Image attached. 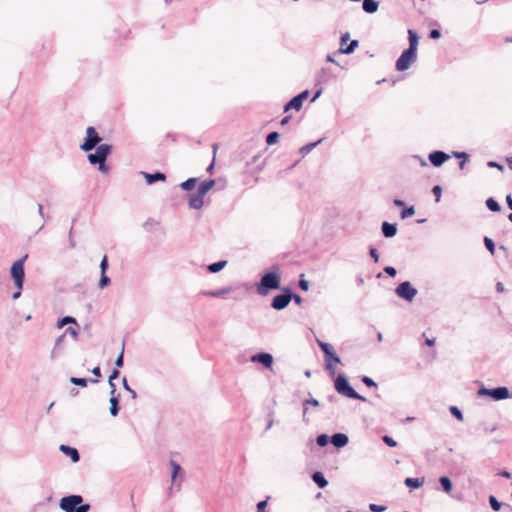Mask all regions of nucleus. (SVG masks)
Masks as SVG:
<instances>
[{"instance_id": "f257e3e1", "label": "nucleus", "mask_w": 512, "mask_h": 512, "mask_svg": "<svg viewBox=\"0 0 512 512\" xmlns=\"http://www.w3.org/2000/svg\"><path fill=\"white\" fill-rule=\"evenodd\" d=\"M281 288V273L278 266L264 275H262L259 283L256 285L257 293L261 296H266L271 290Z\"/></svg>"}, {"instance_id": "f03ea898", "label": "nucleus", "mask_w": 512, "mask_h": 512, "mask_svg": "<svg viewBox=\"0 0 512 512\" xmlns=\"http://www.w3.org/2000/svg\"><path fill=\"white\" fill-rule=\"evenodd\" d=\"M60 508L64 512H88L90 510L89 504H83L81 495H69L60 500Z\"/></svg>"}, {"instance_id": "7ed1b4c3", "label": "nucleus", "mask_w": 512, "mask_h": 512, "mask_svg": "<svg viewBox=\"0 0 512 512\" xmlns=\"http://www.w3.org/2000/svg\"><path fill=\"white\" fill-rule=\"evenodd\" d=\"M334 386H335L336 391L345 397H348L351 399H357L362 402L367 401V399L364 396L358 394L354 390V388L350 386L347 378L342 374L338 375V377L335 379Z\"/></svg>"}, {"instance_id": "20e7f679", "label": "nucleus", "mask_w": 512, "mask_h": 512, "mask_svg": "<svg viewBox=\"0 0 512 512\" xmlns=\"http://www.w3.org/2000/svg\"><path fill=\"white\" fill-rule=\"evenodd\" d=\"M318 345L324 354L325 368L329 370L332 374H334V366L341 362L339 356L336 355V353L334 352V348L331 344L318 341Z\"/></svg>"}, {"instance_id": "39448f33", "label": "nucleus", "mask_w": 512, "mask_h": 512, "mask_svg": "<svg viewBox=\"0 0 512 512\" xmlns=\"http://www.w3.org/2000/svg\"><path fill=\"white\" fill-rule=\"evenodd\" d=\"M28 258V255H24L22 258L15 261L11 266V277L14 280L16 288L19 290L23 289L24 279H25V273H24V263L26 259Z\"/></svg>"}, {"instance_id": "423d86ee", "label": "nucleus", "mask_w": 512, "mask_h": 512, "mask_svg": "<svg viewBox=\"0 0 512 512\" xmlns=\"http://www.w3.org/2000/svg\"><path fill=\"white\" fill-rule=\"evenodd\" d=\"M102 141V138L97 133L96 129L92 126H89L86 129V137L84 139V142L80 145V149L84 152H89L96 148L97 146L101 145L100 142Z\"/></svg>"}, {"instance_id": "0eeeda50", "label": "nucleus", "mask_w": 512, "mask_h": 512, "mask_svg": "<svg viewBox=\"0 0 512 512\" xmlns=\"http://www.w3.org/2000/svg\"><path fill=\"white\" fill-rule=\"evenodd\" d=\"M95 149L96 150L94 153H90L87 155V159L89 163L92 165H96L100 162H106L107 157L112 152V145L104 143L97 146Z\"/></svg>"}, {"instance_id": "6e6552de", "label": "nucleus", "mask_w": 512, "mask_h": 512, "mask_svg": "<svg viewBox=\"0 0 512 512\" xmlns=\"http://www.w3.org/2000/svg\"><path fill=\"white\" fill-rule=\"evenodd\" d=\"M479 396H490L495 401H500L512 397L510 395L507 387H496V388H486L482 387L478 390Z\"/></svg>"}, {"instance_id": "1a4fd4ad", "label": "nucleus", "mask_w": 512, "mask_h": 512, "mask_svg": "<svg viewBox=\"0 0 512 512\" xmlns=\"http://www.w3.org/2000/svg\"><path fill=\"white\" fill-rule=\"evenodd\" d=\"M417 59V53L410 50H404L396 61L395 67L397 71L407 70Z\"/></svg>"}, {"instance_id": "9d476101", "label": "nucleus", "mask_w": 512, "mask_h": 512, "mask_svg": "<svg viewBox=\"0 0 512 512\" xmlns=\"http://www.w3.org/2000/svg\"><path fill=\"white\" fill-rule=\"evenodd\" d=\"M395 293L401 299L412 302L418 291L411 285L409 281H404L397 286Z\"/></svg>"}, {"instance_id": "9b49d317", "label": "nucleus", "mask_w": 512, "mask_h": 512, "mask_svg": "<svg viewBox=\"0 0 512 512\" xmlns=\"http://www.w3.org/2000/svg\"><path fill=\"white\" fill-rule=\"evenodd\" d=\"M291 301V295L288 292H284L282 294L276 295L271 302V307L275 310H283L285 309Z\"/></svg>"}, {"instance_id": "f8f14e48", "label": "nucleus", "mask_w": 512, "mask_h": 512, "mask_svg": "<svg viewBox=\"0 0 512 512\" xmlns=\"http://www.w3.org/2000/svg\"><path fill=\"white\" fill-rule=\"evenodd\" d=\"M252 362L260 363L265 368H271L273 364V356L270 353L261 352L251 357Z\"/></svg>"}, {"instance_id": "ddd939ff", "label": "nucleus", "mask_w": 512, "mask_h": 512, "mask_svg": "<svg viewBox=\"0 0 512 512\" xmlns=\"http://www.w3.org/2000/svg\"><path fill=\"white\" fill-rule=\"evenodd\" d=\"M428 158L433 166L439 167L449 159V155L443 151L437 150L431 152Z\"/></svg>"}, {"instance_id": "4468645a", "label": "nucleus", "mask_w": 512, "mask_h": 512, "mask_svg": "<svg viewBox=\"0 0 512 512\" xmlns=\"http://www.w3.org/2000/svg\"><path fill=\"white\" fill-rule=\"evenodd\" d=\"M349 441V438L344 433H335L330 437V442L336 447V448H342L347 445Z\"/></svg>"}, {"instance_id": "2eb2a0df", "label": "nucleus", "mask_w": 512, "mask_h": 512, "mask_svg": "<svg viewBox=\"0 0 512 512\" xmlns=\"http://www.w3.org/2000/svg\"><path fill=\"white\" fill-rule=\"evenodd\" d=\"M59 449L62 453L69 456L73 463H77L80 460V454L76 448L62 444Z\"/></svg>"}, {"instance_id": "dca6fc26", "label": "nucleus", "mask_w": 512, "mask_h": 512, "mask_svg": "<svg viewBox=\"0 0 512 512\" xmlns=\"http://www.w3.org/2000/svg\"><path fill=\"white\" fill-rule=\"evenodd\" d=\"M141 175L145 178L146 183L151 185L155 183L156 181H165L166 175L162 172H155V173H148V172H141Z\"/></svg>"}, {"instance_id": "f3484780", "label": "nucleus", "mask_w": 512, "mask_h": 512, "mask_svg": "<svg viewBox=\"0 0 512 512\" xmlns=\"http://www.w3.org/2000/svg\"><path fill=\"white\" fill-rule=\"evenodd\" d=\"M381 231L384 237L386 238H392L397 233V224L396 223H389L387 221H384L381 225Z\"/></svg>"}, {"instance_id": "a211bd4d", "label": "nucleus", "mask_w": 512, "mask_h": 512, "mask_svg": "<svg viewBox=\"0 0 512 512\" xmlns=\"http://www.w3.org/2000/svg\"><path fill=\"white\" fill-rule=\"evenodd\" d=\"M204 205V196L199 193H193L189 196V207L195 210H199Z\"/></svg>"}, {"instance_id": "6ab92c4d", "label": "nucleus", "mask_w": 512, "mask_h": 512, "mask_svg": "<svg viewBox=\"0 0 512 512\" xmlns=\"http://www.w3.org/2000/svg\"><path fill=\"white\" fill-rule=\"evenodd\" d=\"M334 78H335V75L333 74L332 70L330 68L324 67L317 74L316 79L319 83H327Z\"/></svg>"}, {"instance_id": "aec40b11", "label": "nucleus", "mask_w": 512, "mask_h": 512, "mask_svg": "<svg viewBox=\"0 0 512 512\" xmlns=\"http://www.w3.org/2000/svg\"><path fill=\"white\" fill-rule=\"evenodd\" d=\"M408 38H409V47L407 48L411 52L417 53V47L419 43V37L417 33L411 29L408 30Z\"/></svg>"}, {"instance_id": "412c9836", "label": "nucleus", "mask_w": 512, "mask_h": 512, "mask_svg": "<svg viewBox=\"0 0 512 512\" xmlns=\"http://www.w3.org/2000/svg\"><path fill=\"white\" fill-rule=\"evenodd\" d=\"M64 339H65V334L60 335L56 339L54 348L51 351V359L52 360L55 359L58 356V354L63 350Z\"/></svg>"}, {"instance_id": "4be33fe9", "label": "nucleus", "mask_w": 512, "mask_h": 512, "mask_svg": "<svg viewBox=\"0 0 512 512\" xmlns=\"http://www.w3.org/2000/svg\"><path fill=\"white\" fill-rule=\"evenodd\" d=\"M312 480L319 488H325L328 485V481L320 471H316L312 474Z\"/></svg>"}, {"instance_id": "5701e85b", "label": "nucleus", "mask_w": 512, "mask_h": 512, "mask_svg": "<svg viewBox=\"0 0 512 512\" xmlns=\"http://www.w3.org/2000/svg\"><path fill=\"white\" fill-rule=\"evenodd\" d=\"M378 2L375 0H363L362 8L366 13L372 14L378 10Z\"/></svg>"}, {"instance_id": "b1692460", "label": "nucleus", "mask_w": 512, "mask_h": 512, "mask_svg": "<svg viewBox=\"0 0 512 512\" xmlns=\"http://www.w3.org/2000/svg\"><path fill=\"white\" fill-rule=\"evenodd\" d=\"M214 185H215V180H213V179L205 180V181L201 182V184L199 185V187L197 189V193H199V195L205 196L207 194V192Z\"/></svg>"}, {"instance_id": "393cba45", "label": "nucleus", "mask_w": 512, "mask_h": 512, "mask_svg": "<svg viewBox=\"0 0 512 512\" xmlns=\"http://www.w3.org/2000/svg\"><path fill=\"white\" fill-rule=\"evenodd\" d=\"M404 484L412 489H418L424 484V478H406Z\"/></svg>"}, {"instance_id": "a878e982", "label": "nucleus", "mask_w": 512, "mask_h": 512, "mask_svg": "<svg viewBox=\"0 0 512 512\" xmlns=\"http://www.w3.org/2000/svg\"><path fill=\"white\" fill-rule=\"evenodd\" d=\"M302 105L303 104L300 102V99H297L295 96L285 104L284 112H288L290 109H295L296 111H299L302 108Z\"/></svg>"}, {"instance_id": "bb28decb", "label": "nucleus", "mask_w": 512, "mask_h": 512, "mask_svg": "<svg viewBox=\"0 0 512 512\" xmlns=\"http://www.w3.org/2000/svg\"><path fill=\"white\" fill-rule=\"evenodd\" d=\"M119 394L117 396H111L110 398V414L116 417L119 413Z\"/></svg>"}, {"instance_id": "cd10ccee", "label": "nucleus", "mask_w": 512, "mask_h": 512, "mask_svg": "<svg viewBox=\"0 0 512 512\" xmlns=\"http://www.w3.org/2000/svg\"><path fill=\"white\" fill-rule=\"evenodd\" d=\"M70 382L72 384H74V385H77V386L86 387L88 382L97 383L98 380L97 379H86V378H79V377H71L70 378Z\"/></svg>"}, {"instance_id": "c85d7f7f", "label": "nucleus", "mask_w": 512, "mask_h": 512, "mask_svg": "<svg viewBox=\"0 0 512 512\" xmlns=\"http://www.w3.org/2000/svg\"><path fill=\"white\" fill-rule=\"evenodd\" d=\"M439 483H440L442 489L444 490V492L450 493L452 491L453 485H452V481L450 480L449 477L441 476L439 478Z\"/></svg>"}, {"instance_id": "c756f323", "label": "nucleus", "mask_w": 512, "mask_h": 512, "mask_svg": "<svg viewBox=\"0 0 512 512\" xmlns=\"http://www.w3.org/2000/svg\"><path fill=\"white\" fill-rule=\"evenodd\" d=\"M227 265V261L222 260L208 265L207 270L210 273H217L221 271Z\"/></svg>"}, {"instance_id": "7c9ffc66", "label": "nucleus", "mask_w": 512, "mask_h": 512, "mask_svg": "<svg viewBox=\"0 0 512 512\" xmlns=\"http://www.w3.org/2000/svg\"><path fill=\"white\" fill-rule=\"evenodd\" d=\"M307 405H312L314 407H318L319 406V401L314 399V398H310V399H306L304 402H303V406H304V409H303V421L305 422H308V419L306 418V414H307Z\"/></svg>"}, {"instance_id": "2f4dec72", "label": "nucleus", "mask_w": 512, "mask_h": 512, "mask_svg": "<svg viewBox=\"0 0 512 512\" xmlns=\"http://www.w3.org/2000/svg\"><path fill=\"white\" fill-rule=\"evenodd\" d=\"M196 182H197V178H194V177L189 178V179L183 181L182 183H180V188L185 191H190L195 187Z\"/></svg>"}, {"instance_id": "473e14b6", "label": "nucleus", "mask_w": 512, "mask_h": 512, "mask_svg": "<svg viewBox=\"0 0 512 512\" xmlns=\"http://www.w3.org/2000/svg\"><path fill=\"white\" fill-rule=\"evenodd\" d=\"M358 45H359V41L358 40H352L347 47H345V48L341 47L339 49V53L351 54L358 47Z\"/></svg>"}, {"instance_id": "72a5a7b5", "label": "nucleus", "mask_w": 512, "mask_h": 512, "mask_svg": "<svg viewBox=\"0 0 512 512\" xmlns=\"http://www.w3.org/2000/svg\"><path fill=\"white\" fill-rule=\"evenodd\" d=\"M67 324H75L77 326L76 319L72 316H65L58 320L57 328H63Z\"/></svg>"}, {"instance_id": "f704fd0d", "label": "nucleus", "mask_w": 512, "mask_h": 512, "mask_svg": "<svg viewBox=\"0 0 512 512\" xmlns=\"http://www.w3.org/2000/svg\"><path fill=\"white\" fill-rule=\"evenodd\" d=\"M486 206L492 212H499L501 209L499 203L492 197L486 200Z\"/></svg>"}, {"instance_id": "c9c22d12", "label": "nucleus", "mask_w": 512, "mask_h": 512, "mask_svg": "<svg viewBox=\"0 0 512 512\" xmlns=\"http://www.w3.org/2000/svg\"><path fill=\"white\" fill-rule=\"evenodd\" d=\"M170 466L172 468L171 478L175 482L178 474L181 472V466L174 460H170Z\"/></svg>"}, {"instance_id": "e433bc0d", "label": "nucleus", "mask_w": 512, "mask_h": 512, "mask_svg": "<svg viewBox=\"0 0 512 512\" xmlns=\"http://www.w3.org/2000/svg\"><path fill=\"white\" fill-rule=\"evenodd\" d=\"M322 142V139H319L318 141L316 142H312V143H309V144H306L304 146H302L300 148V153H302L303 155L309 153L312 149H314L317 145H319L320 143Z\"/></svg>"}, {"instance_id": "4c0bfd02", "label": "nucleus", "mask_w": 512, "mask_h": 512, "mask_svg": "<svg viewBox=\"0 0 512 512\" xmlns=\"http://www.w3.org/2000/svg\"><path fill=\"white\" fill-rule=\"evenodd\" d=\"M330 442V437L327 434H320L316 438V443L320 447H325Z\"/></svg>"}, {"instance_id": "58836bf2", "label": "nucleus", "mask_w": 512, "mask_h": 512, "mask_svg": "<svg viewBox=\"0 0 512 512\" xmlns=\"http://www.w3.org/2000/svg\"><path fill=\"white\" fill-rule=\"evenodd\" d=\"M278 139H279V133L278 132H271L267 135L266 137V143L268 145H273V144H276L278 142Z\"/></svg>"}, {"instance_id": "ea45409f", "label": "nucleus", "mask_w": 512, "mask_h": 512, "mask_svg": "<svg viewBox=\"0 0 512 512\" xmlns=\"http://www.w3.org/2000/svg\"><path fill=\"white\" fill-rule=\"evenodd\" d=\"M484 244H485V247L487 248V250L493 255L495 253V243L494 241L485 236L484 237Z\"/></svg>"}, {"instance_id": "a19ab883", "label": "nucleus", "mask_w": 512, "mask_h": 512, "mask_svg": "<svg viewBox=\"0 0 512 512\" xmlns=\"http://www.w3.org/2000/svg\"><path fill=\"white\" fill-rule=\"evenodd\" d=\"M489 504L494 511H499L502 506V503L499 502L495 496L489 497Z\"/></svg>"}, {"instance_id": "79ce46f5", "label": "nucleus", "mask_w": 512, "mask_h": 512, "mask_svg": "<svg viewBox=\"0 0 512 512\" xmlns=\"http://www.w3.org/2000/svg\"><path fill=\"white\" fill-rule=\"evenodd\" d=\"M415 214L414 206L406 207L401 211V218L407 219Z\"/></svg>"}, {"instance_id": "37998d69", "label": "nucleus", "mask_w": 512, "mask_h": 512, "mask_svg": "<svg viewBox=\"0 0 512 512\" xmlns=\"http://www.w3.org/2000/svg\"><path fill=\"white\" fill-rule=\"evenodd\" d=\"M111 280L106 273H101V277L98 283L99 288L103 289L110 284Z\"/></svg>"}, {"instance_id": "c03bdc74", "label": "nucleus", "mask_w": 512, "mask_h": 512, "mask_svg": "<svg viewBox=\"0 0 512 512\" xmlns=\"http://www.w3.org/2000/svg\"><path fill=\"white\" fill-rule=\"evenodd\" d=\"M451 414L457 419V420H460L462 421L463 420V414L461 412V410L456 407V406H450L449 408Z\"/></svg>"}, {"instance_id": "a18cd8bd", "label": "nucleus", "mask_w": 512, "mask_h": 512, "mask_svg": "<svg viewBox=\"0 0 512 512\" xmlns=\"http://www.w3.org/2000/svg\"><path fill=\"white\" fill-rule=\"evenodd\" d=\"M213 291H214V298H218V297L223 296L224 294H227V293L231 292L232 291V287L231 286H227V287H223L221 289L213 290Z\"/></svg>"}, {"instance_id": "49530a36", "label": "nucleus", "mask_w": 512, "mask_h": 512, "mask_svg": "<svg viewBox=\"0 0 512 512\" xmlns=\"http://www.w3.org/2000/svg\"><path fill=\"white\" fill-rule=\"evenodd\" d=\"M122 384H123V388L130 393L131 395V398L132 399H135L137 397V393L135 390H133L129 385H128V382H127V379L124 377L122 379Z\"/></svg>"}, {"instance_id": "de8ad7c7", "label": "nucleus", "mask_w": 512, "mask_h": 512, "mask_svg": "<svg viewBox=\"0 0 512 512\" xmlns=\"http://www.w3.org/2000/svg\"><path fill=\"white\" fill-rule=\"evenodd\" d=\"M282 290L283 292H288L291 295V300H294L296 304H301L302 298L298 294L293 293L289 288H283Z\"/></svg>"}, {"instance_id": "09e8293b", "label": "nucleus", "mask_w": 512, "mask_h": 512, "mask_svg": "<svg viewBox=\"0 0 512 512\" xmlns=\"http://www.w3.org/2000/svg\"><path fill=\"white\" fill-rule=\"evenodd\" d=\"M298 286L303 291H307L309 289V286H310L309 281L304 279V275L303 274L300 276V279H299V282H298Z\"/></svg>"}, {"instance_id": "8fccbe9b", "label": "nucleus", "mask_w": 512, "mask_h": 512, "mask_svg": "<svg viewBox=\"0 0 512 512\" xmlns=\"http://www.w3.org/2000/svg\"><path fill=\"white\" fill-rule=\"evenodd\" d=\"M63 334L70 335L74 340L78 339V330L75 327H68Z\"/></svg>"}, {"instance_id": "3c124183", "label": "nucleus", "mask_w": 512, "mask_h": 512, "mask_svg": "<svg viewBox=\"0 0 512 512\" xmlns=\"http://www.w3.org/2000/svg\"><path fill=\"white\" fill-rule=\"evenodd\" d=\"M382 440L389 447H396L397 446V442L392 437H390L388 435H384L382 437Z\"/></svg>"}, {"instance_id": "603ef678", "label": "nucleus", "mask_w": 512, "mask_h": 512, "mask_svg": "<svg viewBox=\"0 0 512 512\" xmlns=\"http://www.w3.org/2000/svg\"><path fill=\"white\" fill-rule=\"evenodd\" d=\"M123 354H124V344L122 345V350H121L120 355L115 360V366L117 369L123 367V364H124Z\"/></svg>"}, {"instance_id": "864d4df0", "label": "nucleus", "mask_w": 512, "mask_h": 512, "mask_svg": "<svg viewBox=\"0 0 512 512\" xmlns=\"http://www.w3.org/2000/svg\"><path fill=\"white\" fill-rule=\"evenodd\" d=\"M361 380L367 387H377V383L368 376H363Z\"/></svg>"}, {"instance_id": "5fc2aeb1", "label": "nucleus", "mask_w": 512, "mask_h": 512, "mask_svg": "<svg viewBox=\"0 0 512 512\" xmlns=\"http://www.w3.org/2000/svg\"><path fill=\"white\" fill-rule=\"evenodd\" d=\"M432 192L435 195V201L439 202L442 195V188L439 185H436L433 187Z\"/></svg>"}, {"instance_id": "6e6d98bb", "label": "nucleus", "mask_w": 512, "mask_h": 512, "mask_svg": "<svg viewBox=\"0 0 512 512\" xmlns=\"http://www.w3.org/2000/svg\"><path fill=\"white\" fill-rule=\"evenodd\" d=\"M369 508L372 512H383L386 509L385 506H381V505H377V504H370Z\"/></svg>"}, {"instance_id": "4d7b16f0", "label": "nucleus", "mask_w": 512, "mask_h": 512, "mask_svg": "<svg viewBox=\"0 0 512 512\" xmlns=\"http://www.w3.org/2000/svg\"><path fill=\"white\" fill-rule=\"evenodd\" d=\"M107 268H108V260H107V256H104L100 263L101 273H106Z\"/></svg>"}, {"instance_id": "13d9d810", "label": "nucleus", "mask_w": 512, "mask_h": 512, "mask_svg": "<svg viewBox=\"0 0 512 512\" xmlns=\"http://www.w3.org/2000/svg\"><path fill=\"white\" fill-rule=\"evenodd\" d=\"M309 96V90H304L298 95H296L297 99H300V102L303 104L304 100H306Z\"/></svg>"}, {"instance_id": "bf43d9fd", "label": "nucleus", "mask_w": 512, "mask_h": 512, "mask_svg": "<svg viewBox=\"0 0 512 512\" xmlns=\"http://www.w3.org/2000/svg\"><path fill=\"white\" fill-rule=\"evenodd\" d=\"M267 499L266 500H262L260 502H258L257 504V512H266L265 511V508L267 506Z\"/></svg>"}, {"instance_id": "052dcab7", "label": "nucleus", "mask_w": 512, "mask_h": 512, "mask_svg": "<svg viewBox=\"0 0 512 512\" xmlns=\"http://www.w3.org/2000/svg\"><path fill=\"white\" fill-rule=\"evenodd\" d=\"M384 271L386 274H388L390 277H394L397 273L396 269L392 266H387L384 268Z\"/></svg>"}, {"instance_id": "680f3d73", "label": "nucleus", "mask_w": 512, "mask_h": 512, "mask_svg": "<svg viewBox=\"0 0 512 512\" xmlns=\"http://www.w3.org/2000/svg\"><path fill=\"white\" fill-rule=\"evenodd\" d=\"M488 167H491V168H497L499 169L500 171H503L504 167L502 164L498 163V162H495V161H489L487 163Z\"/></svg>"}, {"instance_id": "e2e57ef3", "label": "nucleus", "mask_w": 512, "mask_h": 512, "mask_svg": "<svg viewBox=\"0 0 512 512\" xmlns=\"http://www.w3.org/2000/svg\"><path fill=\"white\" fill-rule=\"evenodd\" d=\"M429 37L432 39H438L441 37V32L438 29H432L429 33Z\"/></svg>"}, {"instance_id": "0e129e2a", "label": "nucleus", "mask_w": 512, "mask_h": 512, "mask_svg": "<svg viewBox=\"0 0 512 512\" xmlns=\"http://www.w3.org/2000/svg\"><path fill=\"white\" fill-rule=\"evenodd\" d=\"M97 165L100 172L107 173L109 171V167L107 166L106 162H100Z\"/></svg>"}, {"instance_id": "69168bd1", "label": "nucleus", "mask_w": 512, "mask_h": 512, "mask_svg": "<svg viewBox=\"0 0 512 512\" xmlns=\"http://www.w3.org/2000/svg\"><path fill=\"white\" fill-rule=\"evenodd\" d=\"M369 254L375 262L379 261V254L375 248H370Z\"/></svg>"}, {"instance_id": "338daca9", "label": "nucleus", "mask_w": 512, "mask_h": 512, "mask_svg": "<svg viewBox=\"0 0 512 512\" xmlns=\"http://www.w3.org/2000/svg\"><path fill=\"white\" fill-rule=\"evenodd\" d=\"M453 155L456 157V158H459V159H462L464 161H466L468 159V154L465 153V152H454Z\"/></svg>"}, {"instance_id": "774afa93", "label": "nucleus", "mask_w": 512, "mask_h": 512, "mask_svg": "<svg viewBox=\"0 0 512 512\" xmlns=\"http://www.w3.org/2000/svg\"><path fill=\"white\" fill-rule=\"evenodd\" d=\"M120 372L119 370L116 368L112 371L111 375L109 376V379H108V382H111V381H114L116 378H118Z\"/></svg>"}]
</instances>
